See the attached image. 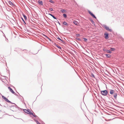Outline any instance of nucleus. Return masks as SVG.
<instances>
[{
  "mask_svg": "<svg viewBox=\"0 0 124 124\" xmlns=\"http://www.w3.org/2000/svg\"><path fill=\"white\" fill-rule=\"evenodd\" d=\"M38 52H37L36 53H35V54H36Z\"/></svg>",
  "mask_w": 124,
  "mask_h": 124,
  "instance_id": "42",
  "label": "nucleus"
},
{
  "mask_svg": "<svg viewBox=\"0 0 124 124\" xmlns=\"http://www.w3.org/2000/svg\"><path fill=\"white\" fill-rule=\"evenodd\" d=\"M90 20L94 25H95V23L93 19H92L91 18H90Z\"/></svg>",
  "mask_w": 124,
  "mask_h": 124,
  "instance_id": "15",
  "label": "nucleus"
},
{
  "mask_svg": "<svg viewBox=\"0 0 124 124\" xmlns=\"http://www.w3.org/2000/svg\"><path fill=\"white\" fill-rule=\"evenodd\" d=\"M31 120V121H32V120Z\"/></svg>",
  "mask_w": 124,
  "mask_h": 124,
  "instance_id": "48",
  "label": "nucleus"
},
{
  "mask_svg": "<svg viewBox=\"0 0 124 124\" xmlns=\"http://www.w3.org/2000/svg\"><path fill=\"white\" fill-rule=\"evenodd\" d=\"M103 50L104 51H106L107 53H109L110 54H111L112 53V52L110 50H107L104 48L103 49Z\"/></svg>",
  "mask_w": 124,
  "mask_h": 124,
  "instance_id": "9",
  "label": "nucleus"
},
{
  "mask_svg": "<svg viewBox=\"0 0 124 124\" xmlns=\"http://www.w3.org/2000/svg\"><path fill=\"white\" fill-rule=\"evenodd\" d=\"M46 38L48 39H49V38L48 37H47Z\"/></svg>",
  "mask_w": 124,
  "mask_h": 124,
  "instance_id": "43",
  "label": "nucleus"
},
{
  "mask_svg": "<svg viewBox=\"0 0 124 124\" xmlns=\"http://www.w3.org/2000/svg\"><path fill=\"white\" fill-rule=\"evenodd\" d=\"M34 120L36 122L37 124H41L38 122V120H37L35 119H34Z\"/></svg>",
  "mask_w": 124,
  "mask_h": 124,
  "instance_id": "23",
  "label": "nucleus"
},
{
  "mask_svg": "<svg viewBox=\"0 0 124 124\" xmlns=\"http://www.w3.org/2000/svg\"><path fill=\"white\" fill-rule=\"evenodd\" d=\"M75 35L76 37H78L80 36V35L79 34H76Z\"/></svg>",
  "mask_w": 124,
  "mask_h": 124,
  "instance_id": "29",
  "label": "nucleus"
},
{
  "mask_svg": "<svg viewBox=\"0 0 124 124\" xmlns=\"http://www.w3.org/2000/svg\"><path fill=\"white\" fill-rule=\"evenodd\" d=\"M49 9L51 11H54L53 9L52 8H50Z\"/></svg>",
  "mask_w": 124,
  "mask_h": 124,
  "instance_id": "31",
  "label": "nucleus"
},
{
  "mask_svg": "<svg viewBox=\"0 0 124 124\" xmlns=\"http://www.w3.org/2000/svg\"><path fill=\"white\" fill-rule=\"evenodd\" d=\"M57 21H58V23L59 24V25H61V24L60 23L58 20H57Z\"/></svg>",
  "mask_w": 124,
  "mask_h": 124,
  "instance_id": "38",
  "label": "nucleus"
},
{
  "mask_svg": "<svg viewBox=\"0 0 124 124\" xmlns=\"http://www.w3.org/2000/svg\"><path fill=\"white\" fill-rule=\"evenodd\" d=\"M7 40L8 41V39H6V41H7Z\"/></svg>",
  "mask_w": 124,
  "mask_h": 124,
  "instance_id": "40",
  "label": "nucleus"
},
{
  "mask_svg": "<svg viewBox=\"0 0 124 124\" xmlns=\"http://www.w3.org/2000/svg\"><path fill=\"white\" fill-rule=\"evenodd\" d=\"M52 16L54 19H57V18L56 17H55L53 15V16Z\"/></svg>",
  "mask_w": 124,
  "mask_h": 124,
  "instance_id": "32",
  "label": "nucleus"
},
{
  "mask_svg": "<svg viewBox=\"0 0 124 124\" xmlns=\"http://www.w3.org/2000/svg\"><path fill=\"white\" fill-rule=\"evenodd\" d=\"M110 93L111 94H114V97L115 99H116L117 98V93L115 91H114V90H111L110 91Z\"/></svg>",
  "mask_w": 124,
  "mask_h": 124,
  "instance_id": "2",
  "label": "nucleus"
},
{
  "mask_svg": "<svg viewBox=\"0 0 124 124\" xmlns=\"http://www.w3.org/2000/svg\"><path fill=\"white\" fill-rule=\"evenodd\" d=\"M61 12L62 13H63L64 12H66V11L64 9H62L61 10Z\"/></svg>",
  "mask_w": 124,
  "mask_h": 124,
  "instance_id": "21",
  "label": "nucleus"
},
{
  "mask_svg": "<svg viewBox=\"0 0 124 124\" xmlns=\"http://www.w3.org/2000/svg\"><path fill=\"white\" fill-rule=\"evenodd\" d=\"M43 36H44L46 38L47 37V36H46V35L44 34H43Z\"/></svg>",
  "mask_w": 124,
  "mask_h": 124,
  "instance_id": "37",
  "label": "nucleus"
},
{
  "mask_svg": "<svg viewBox=\"0 0 124 124\" xmlns=\"http://www.w3.org/2000/svg\"><path fill=\"white\" fill-rule=\"evenodd\" d=\"M63 16L65 18H66L67 17V16L66 14H64L63 15Z\"/></svg>",
  "mask_w": 124,
  "mask_h": 124,
  "instance_id": "22",
  "label": "nucleus"
},
{
  "mask_svg": "<svg viewBox=\"0 0 124 124\" xmlns=\"http://www.w3.org/2000/svg\"><path fill=\"white\" fill-rule=\"evenodd\" d=\"M23 110L25 113L30 115H32L35 117H38V116L35 115V114H34L33 113L31 112L29 109H23Z\"/></svg>",
  "mask_w": 124,
  "mask_h": 124,
  "instance_id": "1",
  "label": "nucleus"
},
{
  "mask_svg": "<svg viewBox=\"0 0 124 124\" xmlns=\"http://www.w3.org/2000/svg\"><path fill=\"white\" fill-rule=\"evenodd\" d=\"M63 24L66 26H68V23H66L65 21H64L63 23Z\"/></svg>",
  "mask_w": 124,
  "mask_h": 124,
  "instance_id": "19",
  "label": "nucleus"
},
{
  "mask_svg": "<svg viewBox=\"0 0 124 124\" xmlns=\"http://www.w3.org/2000/svg\"><path fill=\"white\" fill-rule=\"evenodd\" d=\"M0 31H1L3 33V31H1L0 30Z\"/></svg>",
  "mask_w": 124,
  "mask_h": 124,
  "instance_id": "44",
  "label": "nucleus"
},
{
  "mask_svg": "<svg viewBox=\"0 0 124 124\" xmlns=\"http://www.w3.org/2000/svg\"><path fill=\"white\" fill-rule=\"evenodd\" d=\"M101 92L102 95L104 96H106L108 94V92L107 90L101 91Z\"/></svg>",
  "mask_w": 124,
  "mask_h": 124,
  "instance_id": "5",
  "label": "nucleus"
},
{
  "mask_svg": "<svg viewBox=\"0 0 124 124\" xmlns=\"http://www.w3.org/2000/svg\"><path fill=\"white\" fill-rule=\"evenodd\" d=\"M75 39L76 40H78L80 41H81V39H80L79 38H78L77 37V38H75Z\"/></svg>",
  "mask_w": 124,
  "mask_h": 124,
  "instance_id": "25",
  "label": "nucleus"
},
{
  "mask_svg": "<svg viewBox=\"0 0 124 124\" xmlns=\"http://www.w3.org/2000/svg\"><path fill=\"white\" fill-rule=\"evenodd\" d=\"M24 50L25 51V52L26 53H28V51H27L26 50H22V51H24Z\"/></svg>",
  "mask_w": 124,
  "mask_h": 124,
  "instance_id": "34",
  "label": "nucleus"
},
{
  "mask_svg": "<svg viewBox=\"0 0 124 124\" xmlns=\"http://www.w3.org/2000/svg\"><path fill=\"white\" fill-rule=\"evenodd\" d=\"M108 95L109 96V97H110V96H111L109 94H108Z\"/></svg>",
  "mask_w": 124,
  "mask_h": 124,
  "instance_id": "41",
  "label": "nucleus"
},
{
  "mask_svg": "<svg viewBox=\"0 0 124 124\" xmlns=\"http://www.w3.org/2000/svg\"><path fill=\"white\" fill-rule=\"evenodd\" d=\"M12 104H15V105L11 106H10V107L11 108V109H12V108H13V110H12V109H11V110L13 111H17V108L16 107V106H17L15 103H13Z\"/></svg>",
  "mask_w": 124,
  "mask_h": 124,
  "instance_id": "3",
  "label": "nucleus"
},
{
  "mask_svg": "<svg viewBox=\"0 0 124 124\" xmlns=\"http://www.w3.org/2000/svg\"><path fill=\"white\" fill-rule=\"evenodd\" d=\"M48 39L49 40L51 41H52V40L51 39H50L49 38Z\"/></svg>",
  "mask_w": 124,
  "mask_h": 124,
  "instance_id": "39",
  "label": "nucleus"
},
{
  "mask_svg": "<svg viewBox=\"0 0 124 124\" xmlns=\"http://www.w3.org/2000/svg\"><path fill=\"white\" fill-rule=\"evenodd\" d=\"M83 39H84V41H86L87 40V39L86 38H83Z\"/></svg>",
  "mask_w": 124,
  "mask_h": 124,
  "instance_id": "30",
  "label": "nucleus"
},
{
  "mask_svg": "<svg viewBox=\"0 0 124 124\" xmlns=\"http://www.w3.org/2000/svg\"><path fill=\"white\" fill-rule=\"evenodd\" d=\"M2 97L3 99L5 100L6 99V98L4 97V96L2 95Z\"/></svg>",
  "mask_w": 124,
  "mask_h": 124,
  "instance_id": "27",
  "label": "nucleus"
},
{
  "mask_svg": "<svg viewBox=\"0 0 124 124\" xmlns=\"http://www.w3.org/2000/svg\"><path fill=\"white\" fill-rule=\"evenodd\" d=\"M116 49L114 48H113L112 47H111L110 48V50L111 51H114L116 50Z\"/></svg>",
  "mask_w": 124,
  "mask_h": 124,
  "instance_id": "20",
  "label": "nucleus"
},
{
  "mask_svg": "<svg viewBox=\"0 0 124 124\" xmlns=\"http://www.w3.org/2000/svg\"><path fill=\"white\" fill-rule=\"evenodd\" d=\"M105 55L107 58H109L111 57V55L110 54H105Z\"/></svg>",
  "mask_w": 124,
  "mask_h": 124,
  "instance_id": "14",
  "label": "nucleus"
},
{
  "mask_svg": "<svg viewBox=\"0 0 124 124\" xmlns=\"http://www.w3.org/2000/svg\"><path fill=\"white\" fill-rule=\"evenodd\" d=\"M22 15L23 16L25 20H27V18L26 16L24 14H23Z\"/></svg>",
  "mask_w": 124,
  "mask_h": 124,
  "instance_id": "18",
  "label": "nucleus"
},
{
  "mask_svg": "<svg viewBox=\"0 0 124 124\" xmlns=\"http://www.w3.org/2000/svg\"><path fill=\"white\" fill-rule=\"evenodd\" d=\"M48 14L49 15H50L51 16H53V15L52 14H50V13H48Z\"/></svg>",
  "mask_w": 124,
  "mask_h": 124,
  "instance_id": "36",
  "label": "nucleus"
},
{
  "mask_svg": "<svg viewBox=\"0 0 124 124\" xmlns=\"http://www.w3.org/2000/svg\"><path fill=\"white\" fill-rule=\"evenodd\" d=\"M49 2L52 3H54V2L52 0H49Z\"/></svg>",
  "mask_w": 124,
  "mask_h": 124,
  "instance_id": "28",
  "label": "nucleus"
},
{
  "mask_svg": "<svg viewBox=\"0 0 124 124\" xmlns=\"http://www.w3.org/2000/svg\"><path fill=\"white\" fill-rule=\"evenodd\" d=\"M55 45L58 48L61 49V47L59 46L58 44H55Z\"/></svg>",
  "mask_w": 124,
  "mask_h": 124,
  "instance_id": "13",
  "label": "nucleus"
},
{
  "mask_svg": "<svg viewBox=\"0 0 124 124\" xmlns=\"http://www.w3.org/2000/svg\"><path fill=\"white\" fill-rule=\"evenodd\" d=\"M5 100L8 102L10 103H13L11 101H9L7 98H6Z\"/></svg>",
  "mask_w": 124,
  "mask_h": 124,
  "instance_id": "16",
  "label": "nucleus"
},
{
  "mask_svg": "<svg viewBox=\"0 0 124 124\" xmlns=\"http://www.w3.org/2000/svg\"><path fill=\"white\" fill-rule=\"evenodd\" d=\"M88 12L89 14L94 18L96 19V17L95 15L91 11L89 10H88Z\"/></svg>",
  "mask_w": 124,
  "mask_h": 124,
  "instance_id": "6",
  "label": "nucleus"
},
{
  "mask_svg": "<svg viewBox=\"0 0 124 124\" xmlns=\"http://www.w3.org/2000/svg\"><path fill=\"white\" fill-rule=\"evenodd\" d=\"M109 34L107 32H105L104 33V37L105 39H107L109 38L108 37Z\"/></svg>",
  "mask_w": 124,
  "mask_h": 124,
  "instance_id": "7",
  "label": "nucleus"
},
{
  "mask_svg": "<svg viewBox=\"0 0 124 124\" xmlns=\"http://www.w3.org/2000/svg\"><path fill=\"white\" fill-rule=\"evenodd\" d=\"M21 18L22 20V21H23L24 22V24H26V23L25 22V21H24V20L23 19V18L22 17H21Z\"/></svg>",
  "mask_w": 124,
  "mask_h": 124,
  "instance_id": "24",
  "label": "nucleus"
},
{
  "mask_svg": "<svg viewBox=\"0 0 124 124\" xmlns=\"http://www.w3.org/2000/svg\"><path fill=\"white\" fill-rule=\"evenodd\" d=\"M49 12V11H47V13H48V12Z\"/></svg>",
  "mask_w": 124,
  "mask_h": 124,
  "instance_id": "45",
  "label": "nucleus"
},
{
  "mask_svg": "<svg viewBox=\"0 0 124 124\" xmlns=\"http://www.w3.org/2000/svg\"><path fill=\"white\" fill-rule=\"evenodd\" d=\"M60 40L63 43H64V41L61 39Z\"/></svg>",
  "mask_w": 124,
  "mask_h": 124,
  "instance_id": "35",
  "label": "nucleus"
},
{
  "mask_svg": "<svg viewBox=\"0 0 124 124\" xmlns=\"http://www.w3.org/2000/svg\"><path fill=\"white\" fill-rule=\"evenodd\" d=\"M8 88L12 93L15 95H16V93L13 91V89L10 87H8Z\"/></svg>",
  "mask_w": 124,
  "mask_h": 124,
  "instance_id": "8",
  "label": "nucleus"
},
{
  "mask_svg": "<svg viewBox=\"0 0 124 124\" xmlns=\"http://www.w3.org/2000/svg\"><path fill=\"white\" fill-rule=\"evenodd\" d=\"M56 38L59 40H61V39L58 36H57Z\"/></svg>",
  "mask_w": 124,
  "mask_h": 124,
  "instance_id": "33",
  "label": "nucleus"
},
{
  "mask_svg": "<svg viewBox=\"0 0 124 124\" xmlns=\"http://www.w3.org/2000/svg\"><path fill=\"white\" fill-rule=\"evenodd\" d=\"M91 76H92L91 77L92 78H95V77L94 74L93 73H91Z\"/></svg>",
  "mask_w": 124,
  "mask_h": 124,
  "instance_id": "26",
  "label": "nucleus"
},
{
  "mask_svg": "<svg viewBox=\"0 0 124 124\" xmlns=\"http://www.w3.org/2000/svg\"><path fill=\"white\" fill-rule=\"evenodd\" d=\"M73 23L76 25H78V22L76 20H74L73 21Z\"/></svg>",
  "mask_w": 124,
  "mask_h": 124,
  "instance_id": "12",
  "label": "nucleus"
},
{
  "mask_svg": "<svg viewBox=\"0 0 124 124\" xmlns=\"http://www.w3.org/2000/svg\"><path fill=\"white\" fill-rule=\"evenodd\" d=\"M102 26L103 27H104L105 29L108 31L110 32H112V29H109V27L107 26L106 25L103 24L102 25Z\"/></svg>",
  "mask_w": 124,
  "mask_h": 124,
  "instance_id": "4",
  "label": "nucleus"
},
{
  "mask_svg": "<svg viewBox=\"0 0 124 124\" xmlns=\"http://www.w3.org/2000/svg\"><path fill=\"white\" fill-rule=\"evenodd\" d=\"M49 12V11H47V13H48V12Z\"/></svg>",
  "mask_w": 124,
  "mask_h": 124,
  "instance_id": "46",
  "label": "nucleus"
},
{
  "mask_svg": "<svg viewBox=\"0 0 124 124\" xmlns=\"http://www.w3.org/2000/svg\"><path fill=\"white\" fill-rule=\"evenodd\" d=\"M38 2L39 5H43V2L42 1L39 0L38 1Z\"/></svg>",
  "mask_w": 124,
  "mask_h": 124,
  "instance_id": "10",
  "label": "nucleus"
},
{
  "mask_svg": "<svg viewBox=\"0 0 124 124\" xmlns=\"http://www.w3.org/2000/svg\"><path fill=\"white\" fill-rule=\"evenodd\" d=\"M49 12V11H47V13H48V12Z\"/></svg>",
  "mask_w": 124,
  "mask_h": 124,
  "instance_id": "47",
  "label": "nucleus"
},
{
  "mask_svg": "<svg viewBox=\"0 0 124 124\" xmlns=\"http://www.w3.org/2000/svg\"><path fill=\"white\" fill-rule=\"evenodd\" d=\"M8 2L9 4L10 5H11L12 6H15V5H14V4H13V3L11 1H8Z\"/></svg>",
  "mask_w": 124,
  "mask_h": 124,
  "instance_id": "11",
  "label": "nucleus"
},
{
  "mask_svg": "<svg viewBox=\"0 0 124 124\" xmlns=\"http://www.w3.org/2000/svg\"><path fill=\"white\" fill-rule=\"evenodd\" d=\"M46 14H47V13L46 12Z\"/></svg>",
  "mask_w": 124,
  "mask_h": 124,
  "instance_id": "49",
  "label": "nucleus"
},
{
  "mask_svg": "<svg viewBox=\"0 0 124 124\" xmlns=\"http://www.w3.org/2000/svg\"><path fill=\"white\" fill-rule=\"evenodd\" d=\"M16 107L17 108V110H18L20 111H22L23 109H22V108H19L17 106H16Z\"/></svg>",
  "mask_w": 124,
  "mask_h": 124,
  "instance_id": "17",
  "label": "nucleus"
}]
</instances>
